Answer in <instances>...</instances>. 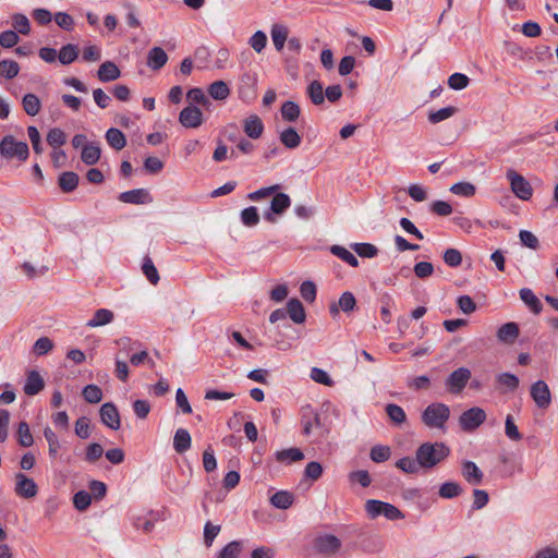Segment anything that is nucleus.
I'll return each instance as SVG.
<instances>
[{
    "label": "nucleus",
    "mask_w": 558,
    "mask_h": 558,
    "mask_svg": "<svg viewBox=\"0 0 558 558\" xmlns=\"http://www.w3.org/2000/svg\"><path fill=\"white\" fill-rule=\"evenodd\" d=\"M160 515L155 511H147L133 517V525L137 531L149 533L153 531L155 523L159 520Z\"/></svg>",
    "instance_id": "4468645a"
},
{
    "label": "nucleus",
    "mask_w": 558,
    "mask_h": 558,
    "mask_svg": "<svg viewBox=\"0 0 558 558\" xmlns=\"http://www.w3.org/2000/svg\"><path fill=\"white\" fill-rule=\"evenodd\" d=\"M45 388V380L41 375L33 369L27 373L23 391L26 396H35Z\"/></svg>",
    "instance_id": "dca6fc26"
},
{
    "label": "nucleus",
    "mask_w": 558,
    "mask_h": 558,
    "mask_svg": "<svg viewBox=\"0 0 558 558\" xmlns=\"http://www.w3.org/2000/svg\"><path fill=\"white\" fill-rule=\"evenodd\" d=\"M470 83V78L462 73H453L448 78V85L454 90L464 89Z\"/></svg>",
    "instance_id": "bf43d9fd"
},
{
    "label": "nucleus",
    "mask_w": 558,
    "mask_h": 558,
    "mask_svg": "<svg viewBox=\"0 0 558 558\" xmlns=\"http://www.w3.org/2000/svg\"><path fill=\"white\" fill-rule=\"evenodd\" d=\"M77 57H78V49L73 44H68V45L63 46L58 53V59H59L60 63H62L63 65H68L70 63H72L73 61H75L77 59Z\"/></svg>",
    "instance_id": "72a5a7b5"
},
{
    "label": "nucleus",
    "mask_w": 558,
    "mask_h": 558,
    "mask_svg": "<svg viewBox=\"0 0 558 558\" xmlns=\"http://www.w3.org/2000/svg\"><path fill=\"white\" fill-rule=\"evenodd\" d=\"M293 495L286 490H280L274 494L270 498V502L275 508L288 509L293 504Z\"/></svg>",
    "instance_id": "2f4dec72"
},
{
    "label": "nucleus",
    "mask_w": 558,
    "mask_h": 558,
    "mask_svg": "<svg viewBox=\"0 0 558 558\" xmlns=\"http://www.w3.org/2000/svg\"><path fill=\"white\" fill-rule=\"evenodd\" d=\"M276 460L280 463L290 464L304 459V453L299 448H289L276 452Z\"/></svg>",
    "instance_id": "393cba45"
},
{
    "label": "nucleus",
    "mask_w": 558,
    "mask_h": 558,
    "mask_svg": "<svg viewBox=\"0 0 558 558\" xmlns=\"http://www.w3.org/2000/svg\"><path fill=\"white\" fill-rule=\"evenodd\" d=\"M457 305L459 310L466 315H470L476 311V304L469 295L459 296L457 300Z\"/></svg>",
    "instance_id": "774afa93"
},
{
    "label": "nucleus",
    "mask_w": 558,
    "mask_h": 558,
    "mask_svg": "<svg viewBox=\"0 0 558 558\" xmlns=\"http://www.w3.org/2000/svg\"><path fill=\"white\" fill-rule=\"evenodd\" d=\"M221 527L220 525H215L211 522L207 521L204 526V543L207 547L213 545L214 539L219 534Z\"/></svg>",
    "instance_id": "69168bd1"
},
{
    "label": "nucleus",
    "mask_w": 558,
    "mask_h": 558,
    "mask_svg": "<svg viewBox=\"0 0 558 558\" xmlns=\"http://www.w3.org/2000/svg\"><path fill=\"white\" fill-rule=\"evenodd\" d=\"M444 262L449 267H459L462 264V254L457 248H447L444 252Z\"/></svg>",
    "instance_id": "4d7b16f0"
},
{
    "label": "nucleus",
    "mask_w": 558,
    "mask_h": 558,
    "mask_svg": "<svg viewBox=\"0 0 558 558\" xmlns=\"http://www.w3.org/2000/svg\"><path fill=\"white\" fill-rule=\"evenodd\" d=\"M47 142L53 148L60 147L65 143V134L58 128L51 129L47 135Z\"/></svg>",
    "instance_id": "e2e57ef3"
},
{
    "label": "nucleus",
    "mask_w": 558,
    "mask_h": 558,
    "mask_svg": "<svg viewBox=\"0 0 558 558\" xmlns=\"http://www.w3.org/2000/svg\"><path fill=\"white\" fill-rule=\"evenodd\" d=\"M506 178L510 183L511 191L518 198L529 201L532 197L533 187L523 175L518 173L514 169H508Z\"/></svg>",
    "instance_id": "39448f33"
},
{
    "label": "nucleus",
    "mask_w": 558,
    "mask_h": 558,
    "mask_svg": "<svg viewBox=\"0 0 558 558\" xmlns=\"http://www.w3.org/2000/svg\"><path fill=\"white\" fill-rule=\"evenodd\" d=\"M391 450L388 446L376 445L371 449L369 457L372 461L381 463L390 458Z\"/></svg>",
    "instance_id": "49530a36"
},
{
    "label": "nucleus",
    "mask_w": 558,
    "mask_h": 558,
    "mask_svg": "<svg viewBox=\"0 0 558 558\" xmlns=\"http://www.w3.org/2000/svg\"><path fill=\"white\" fill-rule=\"evenodd\" d=\"M142 271L151 284H157L159 282L160 277L158 270L149 256H145L143 258Z\"/></svg>",
    "instance_id": "e433bc0d"
},
{
    "label": "nucleus",
    "mask_w": 558,
    "mask_h": 558,
    "mask_svg": "<svg viewBox=\"0 0 558 558\" xmlns=\"http://www.w3.org/2000/svg\"><path fill=\"white\" fill-rule=\"evenodd\" d=\"M352 248L361 257L372 258L378 253V248L371 243H355Z\"/></svg>",
    "instance_id": "6e6d98bb"
},
{
    "label": "nucleus",
    "mask_w": 558,
    "mask_h": 558,
    "mask_svg": "<svg viewBox=\"0 0 558 558\" xmlns=\"http://www.w3.org/2000/svg\"><path fill=\"white\" fill-rule=\"evenodd\" d=\"M520 299L530 307L534 314H539L543 310L542 303L534 292L529 288H522L519 292Z\"/></svg>",
    "instance_id": "a878e982"
},
{
    "label": "nucleus",
    "mask_w": 558,
    "mask_h": 558,
    "mask_svg": "<svg viewBox=\"0 0 558 558\" xmlns=\"http://www.w3.org/2000/svg\"><path fill=\"white\" fill-rule=\"evenodd\" d=\"M458 109L456 107L449 106L436 111H430L428 113V121L433 124L439 123L444 120L451 118Z\"/></svg>",
    "instance_id": "a19ab883"
},
{
    "label": "nucleus",
    "mask_w": 558,
    "mask_h": 558,
    "mask_svg": "<svg viewBox=\"0 0 558 558\" xmlns=\"http://www.w3.org/2000/svg\"><path fill=\"white\" fill-rule=\"evenodd\" d=\"M0 155L5 159L16 158L20 161H26L29 156L28 145L16 141L12 135H5L0 141Z\"/></svg>",
    "instance_id": "20e7f679"
},
{
    "label": "nucleus",
    "mask_w": 558,
    "mask_h": 558,
    "mask_svg": "<svg viewBox=\"0 0 558 558\" xmlns=\"http://www.w3.org/2000/svg\"><path fill=\"white\" fill-rule=\"evenodd\" d=\"M53 348V342L48 337H41L36 340L33 345V351L37 355L47 354Z\"/></svg>",
    "instance_id": "338daca9"
},
{
    "label": "nucleus",
    "mask_w": 558,
    "mask_h": 558,
    "mask_svg": "<svg viewBox=\"0 0 558 558\" xmlns=\"http://www.w3.org/2000/svg\"><path fill=\"white\" fill-rule=\"evenodd\" d=\"M307 95L314 105H316V106L323 105L325 101V93H324L323 84L318 81H313L307 86Z\"/></svg>",
    "instance_id": "473e14b6"
},
{
    "label": "nucleus",
    "mask_w": 558,
    "mask_h": 558,
    "mask_svg": "<svg viewBox=\"0 0 558 558\" xmlns=\"http://www.w3.org/2000/svg\"><path fill=\"white\" fill-rule=\"evenodd\" d=\"M13 21V27L16 29L17 33L22 35H28L31 32V24L29 20L25 14L22 13H15L12 16Z\"/></svg>",
    "instance_id": "de8ad7c7"
},
{
    "label": "nucleus",
    "mask_w": 558,
    "mask_h": 558,
    "mask_svg": "<svg viewBox=\"0 0 558 558\" xmlns=\"http://www.w3.org/2000/svg\"><path fill=\"white\" fill-rule=\"evenodd\" d=\"M179 121L184 128L196 129L203 123V113L199 108L190 105L181 110Z\"/></svg>",
    "instance_id": "f8f14e48"
},
{
    "label": "nucleus",
    "mask_w": 558,
    "mask_h": 558,
    "mask_svg": "<svg viewBox=\"0 0 558 558\" xmlns=\"http://www.w3.org/2000/svg\"><path fill=\"white\" fill-rule=\"evenodd\" d=\"M385 411L393 424L401 425L407 421V414L400 405L389 403L386 405Z\"/></svg>",
    "instance_id": "c9c22d12"
},
{
    "label": "nucleus",
    "mask_w": 558,
    "mask_h": 558,
    "mask_svg": "<svg viewBox=\"0 0 558 558\" xmlns=\"http://www.w3.org/2000/svg\"><path fill=\"white\" fill-rule=\"evenodd\" d=\"M107 144L116 150H121L126 145V138L119 129L110 128L107 130Z\"/></svg>",
    "instance_id": "c756f323"
},
{
    "label": "nucleus",
    "mask_w": 558,
    "mask_h": 558,
    "mask_svg": "<svg viewBox=\"0 0 558 558\" xmlns=\"http://www.w3.org/2000/svg\"><path fill=\"white\" fill-rule=\"evenodd\" d=\"M330 252L335 256H337L340 259H342L343 262L348 263L350 266H352V267H357L359 266L357 258L349 250H347L345 247L340 246V245H332L330 247Z\"/></svg>",
    "instance_id": "ea45409f"
},
{
    "label": "nucleus",
    "mask_w": 558,
    "mask_h": 558,
    "mask_svg": "<svg viewBox=\"0 0 558 558\" xmlns=\"http://www.w3.org/2000/svg\"><path fill=\"white\" fill-rule=\"evenodd\" d=\"M88 403H98L102 399V390L96 385H87L82 392Z\"/></svg>",
    "instance_id": "864d4df0"
},
{
    "label": "nucleus",
    "mask_w": 558,
    "mask_h": 558,
    "mask_svg": "<svg viewBox=\"0 0 558 558\" xmlns=\"http://www.w3.org/2000/svg\"><path fill=\"white\" fill-rule=\"evenodd\" d=\"M281 117L287 122H294L301 114L300 106L291 100L284 101L280 109Z\"/></svg>",
    "instance_id": "c85d7f7f"
},
{
    "label": "nucleus",
    "mask_w": 558,
    "mask_h": 558,
    "mask_svg": "<svg viewBox=\"0 0 558 558\" xmlns=\"http://www.w3.org/2000/svg\"><path fill=\"white\" fill-rule=\"evenodd\" d=\"M396 466L408 474H415L420 471V469H422L418 460L416 458L412 459L410 457H403L399 459L396 462Z\"/></svg>",
    "instance_id": "79ce46f5"
},
{
    "label": "nucleus",
    "mask_w": 558,
    "mask_h": 558,
    "mask_svg": "<svg viewBox=\"0 0 558 558\" xmlns=\"http://www.w3.org/2000/svg\"><path fill=\"white\" fill-rule=\"evenodd\" d=\"M290 206V196L278 191L272 195L269 208L264 211V219L269 223H276L277 216H282Z\"/></svg>",
    "instance_id": "423d86ee"
},
{
    "label": "nucleus",
    "mask_w": 558,
    "mask_h": 558,
    "mask_svg": "<svg viewBox=\"0 0 558 558\" xmlns=\"http://www.w3.org/2000/svg\"><path fill=\"white\" fill-rule=\"evenodd\" d=\"M365 511L371 519H376L380 515L391 521L404 518V514L396 506L377 499L366 500Z\"/></svg>",
    "instance_id": "7ed1b4c3"
},
{
    "label": "nucleus",
    "mask_w": 558,
    "mask_h": 558,
    "mask_svg": "<svg viewBox=\"0 0 558 558\" xmlns=\"http://www.w3.org/2000/svg\"><path fill=\"white\" fill-rule=\"evenodd\" d=\"M497 383L508 391H514L519 387V378L511 373H501L497 376Z\"/></svg>",
    "instance_id": "603ef678"
},
{
    "label": "nucleus",
    "mask_w": 558,
    "mask_h": 558,
    "mask_svg": "<svg viewBox=\"0 0 558 558\" xmlns=\"http://www.w3.org/2000/svg\"><path fill=\"white\" fill-rule=\"evenodd\" d=\"M17 441L22 447H31L34 442L29 426L26 422H21L17 427Z\"/></svg>",
    "instance_id": "a18cd8bd"
},
{
    "label": "nucleus",
    "mask_w": 558,
    "mask_h": 558,
    "mask_svg": "<svg viewBox=\"0 0 558 558\" xmlns=\"http://www.w3.org/2000/svg\"><path fill=\"white\" fill-rule=\"evenodd\" d=\"M486 420V412L478 407L464 411L459 417V424L465 432H473Z\"/></svg>",
    "instance_id": "0eeeda50"
},
{
    "label": "nucleus",
    "mask_w": 558,
    "mask_h": 558,
    "mask_svg": "<svg viewBox=\"0 0 558 558\" xmlns=\"http://www.w3.org/2000/svg\"><path fill=\"white\" fill-rule=\"evenodd\" d=\"M303 434L310 436L314 430L317 432L319 437H324L327 434V429L323 426L320 417L317 413L312 411L305 412L302 416Z\"/></svg>",
    "instance_id": "ddd939ff"
},
{
    "label": "nucleus",
    "mask_w": 558,
    "mask_h": 558,
    "mask_svg": "<svg viewBox=\"0 0 558 558\" xmlns=\"http://www.w3.org/2000/svg\"><path fill=\"white\" fill-rule=\"evenodd\" d=\"M80 182V177L73 171L61 172L58 177V186L63 193L73 192Z\"/></svg>",
    "instance_id": "412c9836"
},
{
    "label": "nucleus",
    "mask_w": 558,
    "mask_h": 558,
    "mask_svg": "<svg viewBox=\"0 0 558 558\" xmlns=\"http://www.w3.org/2000/svg\"><path fill=\"white\" fill-rule=\"evenodd\" d=\"M119 201L126 204H147L153 201L149 192L145 189H135L122 192L119 195Z\"/></svg>",
    "instance_id": "2eb2a0df"
},
{
    "label": "nucleus",
    "mask_w": 558,
    "mask_h": 558,
    "mask_svg": "<svg viewBox=\"0 0 558 558\" xmlns=\"http://www.w3.org/2000/svg\"><path fill=\"white\" fill-rule=\"evenodd\" d=\"M100 155L101 149L98 145L87 144L82 149L81 159L84 163L92 166L99 160Z\"/></svg>",
    "instance_id": "bb28decb"
},
{
    "label": "nucleus",
    "mask_w": 558,
    "mask_h": 558,
    "mask_svg": "<svg viewBox=\"0 0 558 558\" xmlns=\"http://www.w3.org/2000/svg\"><path fill=\"white\" fill-rule=\"evenodd\" d=\"M450 409L447 404L435 402L423 411L422 422L429 428L444 429L446 422L449 420Z\"/></svg>",
    "instance_id": "f03ea898"
},
{
    "label": "nucleus",
    "mask_w": 558,
    "mask_h": 558,
    "mask_svg": "<svg viewBox=\"0 0 558 558\" xmlns=\"http://www.w3.org/2000/svg\"><path fill=\"white\" fill-rule=\"evenodd\" d=\"M22 105H23L24 111L28 116H32V117L38 114L40 111V108H41L39 98L35 94H32V93L24 95V97L22 99Z\"/></svg>",
    "instance_id": "7c9ffc66"
},
{
    "label": "nucleus",
    "mask_w": 558,
    "mask_h": 558,
    "mask_svg": "<svg viewBox=\"0 0 558 558\" xmlns=\"http://www.w3.org/2000/svg\"><path fill=\"white\" fill-rule=\"evenodd\" d=\"M342 546L341 541L331 534H323L315 538L314 549L322 555L333 556L339 553Z\"/></svg>",
    "instance_id": "1a4fd4ad"
},
{
    "label": "nucleus",
    "mask_w": 558,
    "mask_h": 558,
    "mask_svg": "<svg viewBox=\"0 0 558 558\" xmlns=\"http://www.w3.org/2000/svg\"><path fill=\"white\" fill-rule=\"evenodd\" d=\"M20 72V65L14 60H2L0 61V75L5 78H13Z\"/></svg>",
    "instance_id": "c03bdc74"
},
{
    "label": "nucleus",
    "mask_w": 558,
    "mask_h": 558,
    "mask_svg": "<svg viewBox=\"0 0 558 558\" xmlns=\"http://www.w3.org/2000/svg\"><path fill=\"white\" fill-rule=\"evenodd\" d=\"M186 97L191 102L202 105L205 108L211 105L209 98L205 95L203 89L198 87L190 89Z\"/></svg>",
    "instance_id": "09e8293b"
},
{
    "label": "nucleus",
    "mask_w": 558,
    "mask_h": 558,
    "mask_svg": "<svg viewBox=\"0 0 558 558\" xmlns=\"http://www.w3.org/2000/svg\"><path fill=\"white\" fill-rule=\"evenodd\" d=\"M520 329L517 323L510 322L501 325L497 330V338L504 343H513L519 337Z\"/></svg>",
    "instance_id": "6ab92c4d"
},
{
    "label": "nucleus",
    "mask_w": 558,
    "mask_h": 558,
    "mask_svg": "<svg viewBox=\"0 0 558 558\" xmlns=\"http://www.w3.org/2000/svg\"><path fill=\"white\" fill-rule=\"evenodd\" d=\"M531 397L539 409H547L551 403L550 390L544 380H537L531 386Z\"/></svg>",
    "instance_id": "9b49d317"
},
{
    "label": "nucleus",
    "mask_w": 558,
    "mask_h": 558,
    "mask_svg": "<svg viewBox=\"0 0 558 558\" xmlns=\"http://www.w3.org/2000/svg\"><path fill=\"white\" fill-rule=\"evenodd\" d=\"M450 454V449L444 442H424L415 451L422 469H433Z\"/></svg>",
    "instance_id": "f257e3e1"
},
{
    "label": "nucleus",
    "mask_w": 558,
    "mask_h": 558,
    "mask_svg": "<svg viewBox=\"0 0 558 558\" xmlns=\"http://www.w3.org/2000/svg\"><path fill=\"white\" fill-rule=\"evenodd\" d=\"M241 221L245 227H255L258 225L260 217L255 206L244 208L241 214Z\"/></svg>",
    "instance_id": "58836bf2"
},
{
    "label": "nucleus",
    "mask_w": 558,
    "mask_h": 558,
    "mask_svg": "<svg viewBox=\"0 0 558 558\" xmlns=\"http://www.w3.org/2000/svg\"><path fill=\"white\" fill-rule=\"evenodd\" d=\"M208 94L215 100H226L230 95V88L223 81H216L208 87Z\"/></svg>",
    "instance_id": "cd10ccee"
},
{
    "label": "nucleus",
    "mask_w": 558,
    "mask_h": 558,
    "mask_svg": "<svg viewBox=\"0 0 558 558\" xmlns=\"http://www.w3.org/2000/svg\"><path fill=\"white\" fill-rule=\"evenodd\" d=\"M248 44L256 52L259 53L267 45V36L264 32L257 31L251 36Z\"/></svg>",
    "instance_id": "680f3d73"
},
{
    "label": "nucleus",
    "mask_w": 558,
    "mask_h": 558,
    "mask_svg": "<svg viewBox=\"0 0 558 558\" xmlns=\"http://www.w3.org/2000/svg\"><path fill=\"white\" fill-rule=\"evenodd\" d=\"M243 129L248 137L256 140L262 136L264 124L258 116L252 114L244 120Z\"/></svg>",
    "instance_id": "aec40b11"
},
{
    "label": "nucleus",
    "mask_w": 558,
    "mask_h": 558,
    "mask_svg": "<svg viewBox=\"0 0 558 558\" xmlns=\"http://www.w3.org/2000/svg\"><path fill=\"white\" fill-rule=\"evenodd\" d=\"M462 493V487L457 482H446L440 485L438 494L441 498L451 499L460 496Z\"/></svg>",
    "instance_id": "4c0bfd02"
},
{
    "label": "nucleus",
    "mask_w": 558,
    "mask_h": 558,
    "mask_svg": "<svg viewBox=\"0 0 558 558\" xmlns=\"http://www.w3.org/2000/svg\"><path fill=\"white\" fill-rule=\"evenodd\" d=\"M241 547L239 541H232L219 551L217 558H236L241 553Z\"/></svg>",
    "instance_id": "13d9d810"
},
{
    "label": "nucleus",
    "mask_w": 558,
    "mask_h": 558,
    "mask_svg": "<svg viewBox=\"0 0 558 558\" xmlns=\"http://www.w3.org/2000/svg\"><path fill=\"white\" fill-rule=\"evenodd\" d=\"M462 476L469 484L480 485L483 481L484 474L474 462L464 461L462 463Z\"/></svg>",
    "instance_id": "f3484780"
},
{
    "label": "nucleus",
    "mask_w": 558,
    "mask_h": 558,
    "mask_svg": "<svg viewBox=\"0 0 558 558\" xmlns=\"http://www.w3.org/2000/svg\"><path fill=\"white\" fill-rule=\"evenodd\" d=\"M281 144L288 149H295L301 145L302 138L294 128H287L279 133Z\"/></svg>",
    "instance_id": "b1692460"
},
{
    "label": "nucleus",
    "mask_w": 558,
    "mask_h": 558,
    "mask_svg": "<svg viewBox=\"0 0 558 558\" xmlns=\"http://www.w3.org/2000/svg\"><path fill=\"white\" fill-rule=\"evenodd\" d=\"M92 494L80 490L73 496V505L76 510L85 511L92 502Z\"/></svg>",
    "instance_id": "5fc2aeb1"
},
{
    "label": "nucleus",
    "mask_w": 558,
    "mask_h": 558,
    "mask_svg": "<svg viewBox=\"0 0 558 558\" xmlns=\"http://www.w3.org/2000/svg\"><path fill=\"white\" fill-rule=\"evenodd\" d=\"M471 376L469 368L459 367L447 377L445 385L450 393L459 395L465 388Z\"/></svg>",
    "instance_id": "6e6552de"
},
{
    "label": "nucleus",
    "mask_w": 558,
    "mask_h": 558,
    "mask_svg": "<svg viewBox=\"0 0 558 558\" xmlns=\"http://www.w3.org/2000/svg\"><path fill=\"white\" fill-rule=\"evenodd\" d=\"M287 315L295 324H302L305 322L306 315L303 304L298 299H291L287 303Z\"/></svg>",
    "instance_id": "5701e85b"
},
{
    "label": "nucleus",
    "mask_w": 558,
    "mask_h": 558,
    "mask_svg": "<svg viewBox=\"0 0 558 558\" xmlns=\"http://www.w3.org/2000/svg\"><path fill=\"white\" fill-rule=\"evenodd\" d=\"M288 38V29L282 25L275 24L271 28V39L275 48L281 51Z\"/></svg>",
    "instance_id": "f704fd0d"
},
{
    "label": "nucleus",
    "mask_w": 558,
    "mask_h": 558,
    "mask_svg": "<svg viewBox=\"0 0 558 558\" xmlns=\"http://www.w3.org/2000/svg\"><path fill=\"white\" fill-rule=\"evenodd\" d=\"M44 436L49 445L50 457H56L60 448L58 436L50 427L44 429Z\"/></svg>",
    "instance_id": "052dcab7"
},
{
    "label": "nucleus",
    "mask_w": 558,
    "mask_h": 558,
    "mask_svg": "<svg viewBox=\"0 0 558 558\" xmlns=\"http://www.w3.org/2000/svg\"><path fill=\"white\" fill-rule=\"evenodd\" d=\"M475 186L470 182H458L451 185L450 192L463 196V197H471L475 194Z\"/></svg>",
    "instance_id": "8fccbe9b"
},
{
    "label": "nucleus",
    "mask_w": 558,
    "mask_h": 558,
    "mask_svg": "<svg viewBox=\"0 0 558 558\" xmlns=\"http://www.w3.org/2000/svg\"><path fill=\"white\" fill-rule=\"evenodd\" d=\"M338 305L344 313L352 312L356 305V300L353 293L349 291L343 292L339 298Z\"/></svg>",
    "instance_id": "0e129e2a"
},
{
    "label": "nucleus",
    "mask_w": 558,
    "mask_h": 558,
    "mask_svg": "<svg viewBox=\"0 0 558 558\" xmlns=\"http://www.w3.org/2000/svg\"><path fill=\"white\" fill-rule=\"evenodd\" d=\"M14 492L19 497L29 499L37 495L38 486L33 478L24 473H16Z\"/></svg>",
    "instance_id": "9d476101"
},
{
    "label": "nucleus",
    "mask_w": 558,
    "mask_h": 558,
    "mask_svg": "<svg viewBox=\"0 0 558 558\" xmlns=\"http://www.w3.org/2000/svg\"><path fill=\"white\" fill-rule=\"evenodd\" d=\"M168 62V54L160 47L151 48L147 53V66L153 71H158Z\"/></svg>",
    "instance_id": "a211bd4d"
},
{
    "label": "nucleus",
    "mask_w": 558,
    "mask_h": 558,
    "mask_svg": "<svg viewBox=\"0 0 558 558\" xmlns=\"http://www.w3.org/2000/svg\"><path fill=\"white\" fill-rule=\"evenodd\" d=\"M280 190L279 184H274L266 187H260L254 192H251L247 194V198L252 202H259L262 199H265L269 196H272L276 192Z\"/></svg>",
    "instance_id": "37998d69"
},
{
    "label": "nucleus",
    "mask_w": 558,
    "mask_h": 558,
    "mask_svg": "<svg viewBox=\"0 0 558 558\" xmlns=\"http://www.w3.org/2000/svg\"><path fill=\"white\" fill-rule=\"evenodd\" d=\"M192 438L187 429H177L173 437V449L177 453H184L191 448Z\"/></svg>",
    "instance_id": "4be33fe9"
},
{
    "label": "nucleus",
    "mask_w": 558,
    "mask_h": 558,
    "mask_svg": "<svg viewBox=\"0 0 558 558\" xmlns=\"http://www.w3.org/2000/svg\"><path fill=\"white\" fill-rule=\"evenodd\" d=\"M505 434L506 436L513 441H519L522 439V434L519 432L518 426L514 423L513 416L508 414L505 421Z\"/></svg>",
    "instance_id": "3c124183"
}]
</instances>
